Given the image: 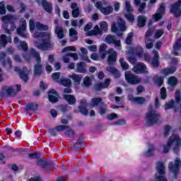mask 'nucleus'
<instances>
[{
    "instance_id": "obj_1",
    "label": "nucleus",
    "mask_w": 181,
    "mask_h": 181,
    "mask_svg": "<svg viewBox=\"0 0 181 181\" xmlns=\"http://www.w3.org/2000/svg\"><path fill=\"white\" fill-rule=\"evenodd\" d=\"M36 37H42L41 39V43L37 45V49L46 52L49 49H53L54 45L52 43L50 39H52V35L47 33H40Z\"/></svg>"
},
{
    "instance_id": "obj_2",
    "label": "nucleus",
    "mask_w": 181,
    "mask_h": 181,
    "mask_svg": "<svg viewBox=\"0 0 181 181\" xmlns=\"http://www.w3.org/2000/svg\"><path fill=\"white\" fill-rule=\"evenodd\" d=\"M17 89L13 88L12 86H4L1 88V97L4 98V97H15L18 94V91L22 90V86L21 85H16Z\"/></svg>"
},
{
    "instance_id": "obj_3",
    "label": "nucleus",
    "mask_w": 181,
    "mask_h": 181,
    "mask_svg": "<svg viewBox=\"0 0 181 181\" xmlns=\"http://www.w3.org/2000/svg\"><path fill=\"white\" fill-rule=\"evenodd\" d=\"M159 114L156 113L153 109L150 110L146 115V127H152L159 122Z\"/></svg>"
},
{
    "instance_id": "obj_4",
    "label": "nucleus",
    "mask_w": 181,
    "mask_h": 181,
    "mask_svg": "<svg viewBox=\"0 0 181 181\" xmlns=\"http://www.w3.org/2000/svg\"><path fill=\"white\" fill-rule=\"evenodd\" d=\"M181 166V160L180 158H177L175 160V163L173 161H171L168 164V169L172 173L174 174V179H177V175H179V171L180 170Z\"/></svg>"
},
{
    "instance_id": "obj_5",
    "label": "nucleus",
    "mask_w": 181,
    "mask_h": 181,
    "mask_svg": "<svg viewBox=\"0 0 181 181\" xmlns=\"http://www.w3.org/2000/svg\"><path fill=\"white\" fill-rule=\"evenodd\" d=\"M181 139L179 136L173 135L169 137L167 144L168 146H172L173 144H175V146L173 148L174 153L175 155L179 154V146H180Z\"/></svg>"
},
{
    "instance_id": "obj_6",
    "label": "nucleus",
    "mask_w": 181,
    "mask_h": 181,
    "mask_svg": "<svg viewBox=\"0 0 181 181\" xmlns=\"http://www.w3.org/2000/svg\"><path fill=\"white\" fill-rule=\"evenodd\" d=\"M124 78L126 81L129 84H139L141 83V78L138 76L131 73V71H126L124 74Z\"/></svg>"
},
{
    "instance_id": "obj_7",
    "label": "nucleus",
    "mask_w": 181,
    "mask_h": 181,
    "mask_svg": "<svg viewBox=\"0 0 181 181\" xmlns=\"http://www.w3.org/2000/svg\"><path fill=\"white\" fill-rule=\"evenodd\" d=\"M170 13H173L175 18L181 16V0H177L175 3L171 4L170 8Z\"/></svg>"
},
{
    "instance_id": "obj_8",
    "label": "nucleus",
    "mask_w": 181,
    "mask_h": 181,
    "mask_svg": "<svg viewBox=\"0 0 181 181\" xmlns=\"http://www.w3.org/2000/svg\"><path fill=\"white\" fill-rule=\"evenodd\" d=\"M157 172H158L159 175L156 177V181H168V179L163 176L165 175V165L162 161L157 162Z\"/></svg>"
},
{
    "instance_id": "obj_9",
    "label": "nucleus",
    "mask_w": 181,
    "mask_h": 181,
    "mask_svg": "<svg viewBox=\"0 0 181 181\" xmlns=\"http://www.w3.org/2000/svg\"><path fill=\"white\" fill-rule=\"evenodd\" d=\"M42 74H45V68L43 67V64H42V59H38L34 65V76L40 77Z\"/></svg>"
},
{
    "instance_id": "obj_10",
    "label": "nucleus",
    "mask_w": 181,
    "mask_h": 181,
    "mask_svg": "<svg viewBox=\"0 0 181 181\" xmlns=\"http://www.w3.org/2000/svg\"><path fill=\"white\" fill-rule=\"evenodd\" d=\"M37 165L40 166L42 169H50L54 168V162L52 160H46L43 158L37 160Z\"/></svg>"
},
{
    "instance_id": "obj_11",
    "label": "nucleus",
    "mask_w": 181,
    "mask_h": 181,
    "mask_svg": "<svg viewBox=\"0 0 181 181\" xmlns=\"http://www.w3.org/2000/svg\"><path fill=\"white\" fill-rule=\"evenodd\" d=\"M36 2L38 3L39 5L41 4L45 12H47L48 13H52L53 12V5L52 3H49L47 0H36Z\"/></svg>"
},
{
    "instance_id": "obj_12",
    "label": "nucleus",
    "mask_w": 181,
    "mask_h": 181,
    "mask_svg": "<svg viewBox=\"0 0 181 181\" xmlns=\"http://www.w3.org/2000/svg\"><path fill=\"white\" fill-rule=\"evenodd\" d=\"M25 70H28V67L23 66V70L19 69V67H16L15 71H17L18 73V76L24 83H28L29 81V74H26L25 72Z\"/></svg>"
},
{
    "instance_id": "obj_13",
    "label": "nucleus",
    "mask_w": 181,
    "mask_h": 181,
    "mask_svg": "<svg viewBox=\"0 0 181 181\" xmlns=\"http://www.w3.org/2000/svg\"><path fill=\"white\" fill-rule=\"evenodd\" d=\"M110 83H111V79L106 78L104 83L100 82L95 84L94 88L95 91H101V90L104 88H108V87H110Z\"/></svg>"
},
{
    "instance_id": "obj_14",
    "label": "nucleus",
    "mask_w": 181,
    "mask_h": 181,
    "mask_svg": "<svg viewBox=\"0 0 181 181\" xmlns=\"http://www.w3.org/2000/svg\"><path fill=\"white\" fill-rule=\"evenodd\" d=\"M153 57L152 58L151 64L152 67H154L155 69H158V67L160 66V62H159V52H158V51L156 50H153Z\"/></svg>"
},
{
    "instance_id": "obj_15",
    "label": "nucleus",
    "mask_w": 181,
    "mask_h": 181,
    "mask_svg": "<svg viewBox=\"0 0 181 181\" xmlns=\"http://www.w3.org/2000/svg\"><path fill=\"white\" fill-rule=\"evenodd\" d=\"M26 20L22 19L21 21L20 28H17V33L22 36L23 37H26V34H25V30H26Z\"/></svg>"
},
{
    "instance_id": "obj_16",
    "label": "nucleus",
    "mask_w": 181,
    "mask_h": 181,
    "mask_svg": "<svg viewBox=\"0 0 181 181\" xmlns=\"http://www.w3.org/2000/svg\"><path fill=\"white\" fill-rule=\"evenodd\" d=\"M8 41L11 43L12 39L8 38V36L5 34H1L0 35V49H2V47H6V45H8Z\"/></svg>"
},
{
    "instance_id": "obj_17",
    "label": "nucleus",
    "mask_w": 181,
    "mask_h": 181,
    "mask_svg": "<svg viewBox=\"0 0 181 181\" xmlns=\"http://www.w3.org/2000/svg\"><path fill=\"white\" fill-rule=\"evenodd\" d=\"M109 56L107 57V64H114L115 62H117V57H118V54H117V52L113 50L112 52H108Z\"/></svg>"
},
{
    "instance_id": "obj_18",
    "label": "nucleus",
    "mask_w": 181,
    "mask_h": 181,
    "mask_svg": "<svg viewBox=\"0 0 181 181\" xmlns=\"http://www.w3.org/2000/svg\"><path fill=\"white\" fill-rule=\"evenodd\" d=\"M135 73H146V65L142 62L137 64L134 66Z\"/></svg>"
},
{
    "instance_id": "obj_19",
    "label": "nucleus",
    "mask_w": 181,
    "mask_h": 181,
    "mask_svg": "<svg viewBox=\"0 0 181 181\" xmlns=\"http://www.w3.org/2000/svg\"><path fill=\"white\" fill-rule=\"evenodd\" d=\"M76 70L78 73H87V64L84 62L78 63L76 65Z\"/></svg>"
},
{
    "instance_id": "obj_20",
    "label": "nucleus",
    "mask_w": 181,
    "mask_h": 181,
    "mask_svg": "<svg viewBox=\"0 0 181 181\" xmlns=\"http://www.w3.org/2000/svg\"><path fill=\"white\" fill-rule=\"evenodd\" d=\"M64 98L66 101L68 102V104L69 105H74L77 102V100L76 99V97H74V95H64Z\"/></svg>"
},
{
    "instance_id": "obj_21",
    "label": "nucleus",
    "mask_w": 181,
    "mask_h": 181,
    "mask_svg": "<svg viewBox=\"0 0 181 181\" xmlns=\"http://www.w3.org/2000/svg\"><path fill=\"white\" fill-rule=\"evenodd\" d=\"M113 11L114 8L112 7V6H107L106 7L100 8L101 13H103V15H105L106 16L110 15V13H112Z\"/></svg>"
},
{
    "instance_id": "obj_22",
    "label": "nucleus",
    "mask_w": 181,
    "mask_h": 181,
    "mask_svg": "<svg viewBox=\"0 0 181 181\" xmlns=\"http://www.w3.org/2000/svg\"><path fill=\"white\" fill-rule=\"evenodd\" d=\"M176 66H171L170 68H165L161 70L162 74L164 76H169V74H173L176 71Z\"/></svg>"
},
{
    "instance_id": "obj_23",
    "label": "nucleus",
    "mask_w": 181,
    "mask_h": 181,
    "mask_svg": "<svg viewBox=\"0 0 181 181\" xmlns=\"http://www.w3.org/2000/svg\"><path fill=\"white\" fill-rule=\"evenodd\" d=\"M153 80L158 87H162V86H163L165 78L163 76L156 75L154 76Z\"/></svg>"
},
{
    "instance_id": "obj_24",
    "label": "nucleus",
    "mask_w": 181,
    "mask_h": 181,
    "mask_svg": "<svg viewBox=\"0 0 181 181\" xmlns=\"http://www.w3.org/2000/svg\"><path fill=\"white\" fill-rule=\"evenodd\" d=\"M101 103L103 102V98H93L90 100L91 107H100Z\"/></svg>"
},
{
    "instance_id": "obj_25",
    "label": "nucleus",
    "mask_w": 181,
    "mask_h": 181,
    "mask_svg": "<svg viewBox=\"0 0 181 181\" xmlns=\"http://www.w3.org/2000/svg\"><path fill=\"white\" fill-rule=\"evenodd\" d=\"M137 26L139 28H144L146 25V18H145V16H139L137 18Z\"/></svg>"
},
{
    "instance_id": "obj_26",
    "label": "nucleus",
    "mask_w": 181,
    "mask_h": 181,
    "mask_svg": "<svg viewBox=\"0 0 181 181\" xmlns=\"http://www.w3.org/2000/svg\"><path fill=\"white\" fill-rule=\"evenodd\" d=\"M55 34L57 35L58 39H63L64 37V30L57 25L55 28Z\"/></svg>"
},
{
    "instance_id": "obj_27",
    "label": "nucleus",
    "mask_w": 181,
    "mask_h": 181,
    "mask_svg": "<svg viewBox=\"0 0 181 181\" xmlns=\"http://www.w3.org/2000/svg\"><path fill=\"white\" fill-rule=\"evenodd\" d=\"M39 108V105L35 103H30L25 106V111H37Z\"/></svg>"
},
{
    "instance_id": "obj_28",
    "label": "nucleus",
    "mask_w": 181,
    "mask_h": 181,
    "mask_svg": "<svg viewBox=\"0 0 181 181\" xmlns=\"http://www.w3.org/2000/svg\"><path fill=\"white\" fill-rule=\"evenodd\" d=\"M69 77L70 78H72L74 84L78 85L81 83V76L77 74H72Z\"/></svg>"
},
{
    "instance_id": "obj_29",
    "label": "nucleus",
    "mask_w": 181,
    "mask_h": 181,
    "mask_svg": "<svg viewBox=\"0 0 181 181\" xmlns=\"http://www.w3.org/2000/svg\"><path fill=\"white\" fill-rule=\"evenodd\" d=\"M30 54L32 55L34 59H35L36 62L38 60H42V57H40V54L35 49V48H32L30 51Z\"/></svg>"
},
{
    "instance_id": "obj_30",
    "label": "nucleus",
    "mask_w": 181,
    "mask_h": 181,
    "mask_svg": "<svg viewBox=\"0 0 181 181\" xmlns=\"http://www.w3.org/2000/svg\"><path fill=\"white\" fill-rule=\"evenodd\" d=\"M60 84L64 87H71V80L70 78H61Z\"/></svg>"
},
{
    "instance_id": "obj_31",
    "label": "nucleus",
    "mask_w": 181,
    "mask_h": 181,
    "mask_svg": "<svg viewBox=\"0 0 181 181\" xmlns=\"http://www.w3.org/2000/svg\"><path fill=\"white\" fill-rule=\"evenodd\" d=\"M83 141H77L71 147V149L74 151V152H77V151L83 148Z\"/></svg>"
},
{
    "instance_id": "obj_32",
    "label": "nucleus",
    "mask_w": 181,
    "mask_h": 181,
    "mask_svg": "<svg viewBox=\"0 0 181 181\" xmlns=\"http://www.w3.org/2000/svg\"><path fill=\"white\" fill-rule=\"evenodd\" d=\"M157 13H160V15H165L166 13V6H165V3H161L157 9Z\"/></svg>"
},
{
    "instance_id": "obj_33",
    "label": "nucleus",
    "mask_w": 181,
    "mask_h": 181,
    "mask_svg": "<svg viewBox=\"0 0 181 181\" xmlns=\"http://www.w3.org/2000/svg\"><path fill=\"white\" fill-rule=\"evenodd\" d=\"M36 28L37 30H49V25L40 23V22L36 23Z\"/></svg>"
},
{
    "instance_id": "obj_34",
    "label": "nucleus",
    "mask_w": 181,
    "mask_h": 181,
    "mask_svg": "<svg viewBox=\"0 0 181 181\" xmlns=\"http://www.w3.org/2000/svg\"><path fill=\"white\" fill-rule=\"evenodd\" d=\"M153 152H155V147L153 146H151V148H149L148 151H146L144 153V156H145L146 158L153 156Z\"/></svg>"
},
{
    "instance_id": "obj_35",
    "label": "nucleus",
    "mask_w": 181,
    "mask_h": 181,
    "mask_svg": "<svg viewBox=\"0 0 181 181\" xmlns=\"http://www.w3.org/2000/svg\"><path fill=\"white\" fill-rule=\"evenodd\" d=\"M107 113V105L104 103H101L99 106V114L100 115H104Z\"/></svg>"
},
{
    "instance_id": "obj_36",
    "label": "nucleus",
    "mask_w": 181,
    "mask_h": 181,
    "mask_svg": "<svg viewBox=\"0 0 181 181\" xmlns=\"http://www.w3.org/2000/svg\"><path fill=\"white\" fill-rule=\"evenodd\" d=\"M146 101V99L145 98L140 96V97H136L134 98V103L136 104H139L140 105H142V104H145Z\"/></svg>"
},
{
    "instance_id": "obj_37",
    "label": "nucleus",
    "mask_w": 181,
    "mask_h": 181,
    "mask_svg": "<svg viewBox=\"0 0 181 181\" xmlns=\"http://www.w3.org/2000/svg\"><path fill=\"white\" fill-rule=\"evenodd\" d=\"M118 26L122 32L127 30V25L124 19L119 18V22H118Z\"/></svg>"
},
{
    "instance_id": "obj_38",
    "label": "nucleus",
    "mask_w": 181,
    "mask_h": 181,
    "mask_svg": "<svg viewBox=\"0 0 181 181\" xmlns=\"http://www.w3.org/2000/svg\"><path fill=\"white\" fill-rule=\"evenodd\" d=\"M177 78L175 76H170L168 78V83L170 84V86H171L172 87H175V86L177 85Z\"/></svg>"
},
{
    "instance_id": "obj_39",
    "label": "nucleus",
    "mask_w": 181,
    "mask_h": 181,
    "mask_svg": "<svg viewBox=\"0 0 181 181\" xmlns=\"http://www.w3.org/2000/svg\"><path fill=\"white\" fill-rule=\"evenodd\" d=\"M100 30L101 32L104 33H107L108 32V24L105 21H103L100 23Z\"/></svg>"
},
{
    "instance_id": "obj_40",
    "label": "nucleus",
    "mask_w": 181,
    "mask_h": 181,
    "mask_svg": "<svg viewBox=\"0 0 181 181\" xmlns=\"http://www.w3.org/2000/svg\"><path fill=\"white\" fill-rule=\"evenodd\" d=\"M119 63L123 70H128V69H129V64H128V62H125L124 58H120Z\"/></svg>"
},
{
    "instance_id": "obj_41",
    "label": "nucleus",
    "mask_w": 181,
    "mask_h": 181,
    "mask_svg": "<svg viewBox=\"0 0 181 181\" xmlns=\"http://www.w3.org/2000/svg\"><path fill=\"white\" fill-rule=\"evenodd\" d=\"M110 71L112 73V74H114L116 78H119L121 77V74H119V71H118V69L116 68L110 67Z\"/></svg>"
},
{
    "instance_id": "obj_42",
    "label": "nucleus",
    "mask_w": 181,
    "mask_h": 181,
    "mask_svg": "<svg viewBox=\"0 0 181 181\" xmlns=\"http://www.w3.org/2000/svg\"><path fill=\"white\" fill-rule=\"evenodd\" d=\"M175 100L171 99L168 103H166L164 108L165 110H172V108H175Z\"/></svg>"
},
{
    "instance_id": "obj_43",
    "label": "nucleus",
    "mask_w": 181,
    "mask_h": 181,
    "mask_svg": "<svg viewBox=\"0 0 181 181\" xmlns=\"http://www.w3.org/2000/svg\"><path fill=\"white\" fill-rule=\"evenodd\" d=\"M28 158L29 159H39L40 158V153L37 151L30 153H28Z\"/></svg>"
},
{
    "instance_id": "obj_44",
    "label": "nucleus",
    "mask_w": 181,
    "mask_h": 181,
    "mask_svg": "<svg viewBox=\"0 0 181 181\" xmlns=\"http://www.w3.org/2000/svg\"><path fill=\"white\" fill-rule=\"evenodd\" d=\"M79 112L82 114V115H88V110L85 106L79 105L78 107Z\"/></svg>"
},
{
    "instance_id": "obj_45",
    "label": "nucleus",
    "mask_w": 181,
    "mask_h": 181,
    "mask_svg": "<svg viewBox=\"0 0 181 181\" xmlns=\"http://www.w3.org/2000/svg\"><path fill=\"white\" fill-rule=\"evenodd\" d=\"M48 100L49 101V103H52V104H56V103H57L59 101V98L56 97L53 95H48Z\"/></svg>"
},
{
    "instance_id": "obj_46",
    "label": "nucleus",
    "mask_w": 181,
    "mask_h": 181,
    "mask_svg": "<svg viewBox=\"0 0 181 181\" xmlns=\"http://www.w3.org/2000/svg\"><path fill=\"white\" fill-rule=\"evenodd\" d=\"M105 40L109 45H113L115 40V36L109 35L106 37Z\"/></svg>"
},
{
    "instance_id": "obj_47",
    "label": "nucleus",
    "mask_w": 181,
    "mask_h": 181,
    "mask_svg": "<svg viewBox=\"0 0 181 181\" xmlns=\"http://www.w3.org/2000/svg\"><path fill=\"white\" fill-rule=\"evenodd\" d=\"M124 17L129 22H131L132 23L135 21V16H134V15H132L131 13L125 14Z\"/></svg>"
},
{
    "instance_id": "obj_48",
    "label": "nucleus",
    "mask_w": 181,
    "mask_h": 181,
    "mask_svg": "<svg viewBox=\"0 0 181 181\" xmlns=\"http://www.w3.org/2000/svg\"><path fill=\"white\" fill-rule=\"evenodd\" d=\"M153 47V40L151 38L147 39V43L146 44V49H148V50L152 49Z\"/></svg>"
},
{
    "instance_id": "obj_49",
    "label": "nucleus",
    "mask_w": 181,
    "mask_h": 181,
    "mask_svg": "<svg viewBox=\"0 0 181 181\" xmlns=\"http://www.w3.org/2000/svg\"><path fill=\"white\" fill-rule=\"evenodd\" d=\"M160 94L161 100H166V97H168V95L166 94V88H161Z\"/></svg>"
},
{
    "instance_id": "obj_50",
    "label": "nucleus",
    "mask_w": 181,
    "mask_h": 181,
    "mask_svg": "<svg viewBox=\"0 0 181 181\" xmlns=\"http://www.w3.org/2000/svg\"><path fill=\"white\" fill-rule=\"evenodd\" d=\"M165 31L163 30H157L155 33L154 37L156 39H159L163 36Z\"/></svg>"
},
{
    "instance_id": "obj_51",
    "label": "nucleus",
    "mask_w": 181,
    "mask_h": 181,
    "mask_svg": "<svg viewBox=\"0 0 181 181\" xmlns=\"http://www.w3.org/2000/svg\"><path fill=\"white\" fill-rule=\"evenodd\" d=\"M65 135H67L68 138H74L76 136V132L73 129H69L65 132Z\"/></svg>"
},
{
    "instance_id": "obj_52",
    "label": "nucleus",
    "mask_w": 181,
    "mask_h": 181,
    "mask_svg": "<svg viewBox=\"0 0 181 181\" xmlns=\"http://www.w3.org/2000/svg\"><path fill=\"white\" fill-rule=\"evenodd\" d=\"M83 84L86 87H89V86H91V84H93V82H91V79H90V77L86 76L83 78Z\"/></svg>"
},
{
    "instance_id": "obj_53",
    "label": "nucleus",
    "mask_w": 181,
    "mask_h": 181,
    "mask_svg": "<svg viewBox=\"0 0 181 181\" xmlns=\"http://www.w3.org/2000/svg\"><path fill=\"white\" fill-rule=\"evenodd\" d=\"M76 47L68 46L62 49V53H66V52H76Z\"/></svg>"
},
{
    "instance_id": "obj_54",
    "label": "nucleus",
    "mask_w": 181,
    "mask_h": 181,
    "mask_svg": "<svg viewBox=\"0 0 181 181\" xmlns=\"http://www.w3.org/2000/svg\"><path fill=\"white\" fill-rule=\"evenodd\" d=\"M134 36V33H129L126 38V45H132V37Z\"/></svg>"
},
{
    "instance_id": "obj_55",
    "label": "nucleus",
    "mask_w": 181,
    "mask_h": 181,
    "mask_svg": "<svg viewBox=\"0 0 181 181\" xmlns=\"http://www.w3.org/2000/svg\"><path fill=\"white\" fill-rule=\"evenodd\" d=\"M21 47L23 52H28V50H29V47L28 46V43H26V41L21 42Z\"/></svg>"
},
{
    "instance_id": "obj_56",
    "label": "nucleus",
    "mask_w": 181,
    "mask_h": 181,
    "mask_svg": "<svg viewBox=\"0 0 181 181\" xmlns=\"http://www.w3.org/2000/svg\"><path fill=\"white\" fill-rule=\"evenodd\" d=\"M136 56H139V57H141L142 54H144V47H137L136 48Z\"/></svg>"
},
{
    "instance_id": "obj_57",
    "label": "nucleus",
    "mask_w": 181,
    "mask_h": 181,
    "mask_svg": "<svg viewBox=\"0 0 181 181\" xmlns=\"http://www.w3.org/2000/svg\"><path fill=\"white\" fill-rule=\"evenodd\" d=\"M145 8H146V3H141L139 7V11L140 13H145Z\"/></svg>"
},
{
    "instance_id": "obj_58",
    "label": "nucleus",
    "mask_w": 181,
    "mask_h": 181,
    "mask_svg": "<svg viewBox=\"0 0 181 181\" xmlns=\"http://www.w3.org/2000/svg\"><path fill=\"white\" fill-rule=\"evenodd\" d=\"M162 18H163V16L159 13H156L153 15V19H154L155 22H158V21H160V19H162Z\"/></svg>"
},
{
    "instance_id": "obj_59",
    "label": "nucleus",
    "mask_w": 181,
    "mask_h": 181,
    "mask_svg": "<svg viewBox=\"0 0 181 181\" xmlns=\"http://www.w3.org/2000/svg\"><path fill=\"white\" fill-rule=\"evenodd\" d=\"M66 56L69 57H72V59H74L75 61L78 60V54H77V53L68 52L66 53Z\"/></svg>"
},
{
    "instance_id": "obj_60",
    "label": "nucleus",
    "mask_w": 181,
    "mask_h": 181,
    "mask_svg": "<svg viewBox=\"0 0 181 181\" xmlns=\"http://www.w3.org/2000/svg\"><path fill=\"white\" fill-rule=\"evenodd\" d=\"M1 21L3 22H8V23L12 21V16L6 15L1 17Z\"/></svg>"
},
{
    "instance_id": "obj_61",
    "label": "nucleus",
    "mask_w": 181,
    "mask_h": 181,
    "mask_svg": "<svg viewBox=\"0 0 181 181\" xmlns=\"http://www.w3.org/2000/svg\"><path fill=\"white\" fill-rule=\"evenodd\" d=\"M69 127L67 125H59L56 127V129L59 131V132H62V131H65L66 129H69Z\"/></svg>"
},
{
    "instance_id": "obj_62",
    "label": "nucleus",
    "mask_w": 181,
    "mask_h": 181,
    "mask_svg": "<svg viewBox=\"0 0 181 181\" xmlns=\"http://www.w3.org/2000/svg\"><path fill=\"white\" fill-rule=\"evenodd\" d=\"M116 118H118V115L117 113H111L110 115H107V119L110 121H112V119H115Z\"/></svg>"
},
{
    "instance_id": "obj_63",
    "label": "nucleus",
    "mask_w": 181,
    "mask_h": 181,
    "mask_svg": "<svg viewBox=\"0 0 181 181\" xmlns=\"http://www.w3.org/2000/svg\"><path fill=\"white\" fill-rule=\"evenodd\" d=\"M52 78L54 81H57L60 78V72H54L52 75Z\"/></svg>"
},
{
    "instance_id": "obj_64",
    "label": "nucleus",
    "mask_w": 181,
    "mask_h": 181,
    "mask_svg": "<svg viewBox=\"0 0 181 181\" xmlns=\"http://www.w3.org/2000/svg\"><path fill=\"white\" fill-rule=\"evenodd\" d=\"M78 15H80V10L78 8L72 10L73 18H78Z\"/></svg>"
}]
</instances>
